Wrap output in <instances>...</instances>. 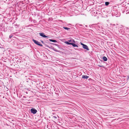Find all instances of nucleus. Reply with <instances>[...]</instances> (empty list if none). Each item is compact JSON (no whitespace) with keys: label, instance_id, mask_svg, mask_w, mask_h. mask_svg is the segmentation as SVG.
<instances>
[{"label":"nucleus","instance_id":"4be33fe9","mask_svg":"<svg viewBox=\"0 0 129 129\" xmlns=\"http://www.w3.org/2000/svg\"><path fill=\"white\" fill-rule=\"evenodd\" d=\"M90 79H90H89V80Z\"/></svg>","mask_w":129,"mask_h":129},{"label":"nucleus","instance_id":"f8f14e48","mask_svg":"<svg viewBox=\"0 0 129 129\" xmlns=\"http://www.w3.org/2000/svg\"><path fill=\"white\" fill-rule=\"evenodd\" d=\"M110 3L109 2H105V5L106 6H108V5Z\"/></svg>","mask_w":129,"mask_h":129},{"label":"nucleus","instance_id":"9b49d317","mask_svg":"<svg viewBox=\"0 0 129 129\" xmlns=\"http://www.w3.org/2000/svg\"><path fill=\"white\" fill-rule=\"evenodd\" d=\"M63 28L64 29H65L67 30H69L70 29V28H68L67 27H63Z\"/></svg>","mask_w":129,"mask_h":129},{"label":"nucleus","instance_id":"1a4fd4ad","mask_svg":"<svg viewBox=\"0 0 129 129\" xmlns=\"http://www.w3.org/2000/svg\"><path fill=\"white\" fill-rule=\"evenodd\" d=\"M49 41L54 43H56L57 42V41L54 40L52 39H49Z\"/></svg>","mask_w":129,"mask_h":129},{"label":"nucleus","instance_id":"9d476101","mask_svg":"<svg viewBox=\"0 0 129 129\" xmlns=\"http://www.w3.org/2000/svg\"><path fill=\"white\" fill-rule=\"evenodd\" d=\"M103 60L105 61H106L107 60V58L105 56H104L103 57Z\"/></svg>","mask_w":129,"mask_h":129},{"label":"nucleus","instance_id":"412c9836","mask_svg":"<svg viewBox=\"0 0 129 129\" xmlns=\"http://www.w3.org/2000/svg\"><path fill=\"white\" fill-rule=\"evenodd\" d=\"M129 12V11L128 12H127V13H128Z\"/></svg>","mask_w":129,"mask_h":129},{"label":"nucleus","instance_id":"f3484780","mask_svg":"<svg viewBox=\"0 0 129 129\" xmlns=\"http://www.w3.org/2000/svg\"><path fill=\"white\" fill-rule=\"evenodd\" d=\"M129 79V77H128L127 78V79Z\"/></svg>","mask_w":129,"mask_h":129},{"label":"nucleus","instance_id":"423d86ee","mask_svg":"<svg viewBox=\"0 0 129 129\" xmlns=\"http://www.w3.org/2000/svg\"><path fill=\"white\" fill-rule=\"evenodd\" d=\"M39 34L41 36L43 37L47 38L48 37L45 35L44 34V33H39Z\"/></svg>","mask_w":129,"mask_h":129},{"label":"nucleus","instance_id":"aec40b11","mask_svg":"<svg viewBox=\"0 0 129 129\" xmlns=\"http://www.w3.org/2000/svg\"><path fill=\"white\" fill-rule=\"evenodd\" d=\"M85 26V27H87V25H86Z\"/></svg>","mask_w":129,"mask_h":129},{"label":"nucleus","instance_id":"7ed1b4c3","mask_svg":"<svg viewBox=\"0 0 129 129\" xmlns=\"http://www.w3.org/2000/svg\"><path fill=\"white\" fill-rule=\"evenodd\" d=\"M81 44L82 46L83 47L84 49H86L87 51L89 50V49L87 45L82 43H81Z\"/></svg>","mask_w":129,"mask_h":129},{"label":"nucleus","instance_id":"20e7f679","mask_svg":"<svg viewBox=\"0 0 129 129\" xmlns=\"http://www.w3.org/2000/svg\"><path fill=\"white\" fill-rule=\"evenodd\" d=\"M123 27H119L118 28V31L120 32V33L121 34H124V31L123 30Z\"/></svg>","mask_w":129,"mask_h":129},{"label":"nucleus","instance_id":"4468645a","mask_svg":"<svg viewBox=\"0 0 129 129\" xmlns=\"http://www.w3.org/2000/svg\"><path fill=\"white\" fill-rule=\"evenodd\" d=\"M57 117L56 116H54L53 117V119L54 118H56Z\"/></svg>","mask_w":129,"mask_h":129},{"label":"nucleus","instance_id":"2eb2a0df","mask_svg":"<svg viewBox=\"0 0 129 129\" xmlns=\"http://www.w3.org/2000/svg\"><path fill=\"white\" fill-rule=\"evenodd\" d=\"M12 37V36L11 35H10L9 36V37L10 38H11Z\"/></svg>","mask_w":129,"mask_h":129},{"label":"nucleus","instance_id":"5701e85b","mask_svg":"<svg viewBox=\"0 0 129 129\" xmlns=\"http://www.w3.org/2000/svg\"><path fill=\"white\" fill-rule=\"evenodd\" d=\"M1 47L0 46V48H1Z\"/></svg>","mask_w":129,"mask_h":129},{"label":"nucleus","instance_id":"a211bd4d","mask_svg":"<svg viewBox=\"0 0 129 129\" xmlns=\"http://www.w3.org/2000/svg\"><path fill=\"white\" fill-rule=\"evenodd\" d=\"M41 42H42V43H43V41H41Z\"/></svg>","mask_w":129,"mask_h":129},{"label":"nucleus","instance_id":"ddd939ff","mask_svg":"<svg viewBox=\"0 0 129 129\" xmlns=\"http://www.w3.org/2000/svg\"><path fill=\"white\" fill-rule=\"evenodd\" d=\"M95 24H93L92 25H89V26L90 27H91L92 26H93V25H94Z\"/></svg>","mask_w":129,"mask_h":129},{"label":"nucleus","instance_id":"f257e3e1","mask_svg":"<svg viewBox=\"0 0 129 129\" xmlns=\"http://www.w3.org/2000/svg\"><path fill=\"white\" fill-rule=\"evenodd\" d=\"M65 43L66 44L68 45H71V44H68L67 43H75V41L74 40H69L68 41H66L65 42Z\"/></svg>","mask_w":129,"mask_h":129},{"label":"nucleus","instance_id":"39448f33","mask_svg":"<svg viewBox=\"0 0 129 129\" xmlns=\"http://www.w3.org/2000/svg\"><path fill=\"white\" fill-rule=\"evenodd\" d=\"M30 111L33 114H35L37 112V111L35 108H32L30 110Z\"/></svg>","mask_w":129,"mask_h":129},{"label":"nucleus","instance_id":"dca6fc26","mask_svg":"<svg viewBox=\"0 0 129 129\" xmlns=\"http://www.w3.org/2000/svg\"><path fill=\"white\" fill-rule=\"evenodd\" d=\"M110 25H114V26H115V24H112V23L110 24Z\"/></svg>","mask_w":129,"mask_h":129},{"label":"nucleus","instance_id":"0eeeda50","mask_svg":"<svg viewBox=\"0 0 129 129\" xmlns=\"http://www.w3.org/2000/svg\"><path fill=\"white\" fill-rule=\"evenodd\" d=\"M68 44H71V45H72L73 47H78V46L76 44H75L74 43H67Z\"/></svg>","mask_w":129,"mask_h":129},{"label":"nucleus","instance_id":"6e6552de","mask_svg":"<svg viewBox=\"0 0 129 129\" xmlns=\"http://www.w3.org/2000/svg\"><path fill=\"white\" fill-rule=\"evenodd\" d=\"M89 77V76L86 75H83L82 76V78L83 79H87Z\"/></svg>","mask_w":129,"mask_h":129},{"label":"nucleus","instance_id":"6ab92c4d","mask_svg":"<svg viewBox=\"0 0 129 129\" xmlns=\"http://www.w3.org/2000/svg\"><path fill=\"white\" fill-rule=\"evenodd\" d=\"M54 44L55 45H57V44Z\"/></svg>","mask_w":129,"mask_h":129},{"label":"nucleus","instance_id":"f03ea898","mask_svg":"<svg viewBox=\"0 0 129 129\" xmlns=\"http://www.w3.org/2000/svg\"><path fill=\"white\" fill-rule=\"evenodd\" d=\"M33 41L37 45H38L39 46H42L43 45L40 44V42H38V41H37L36 40H35L34 39H33Z\"/></svg>","mask_w":129,"mask_h":129}]
</instances>
